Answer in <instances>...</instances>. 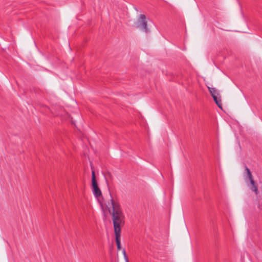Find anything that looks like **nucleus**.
<instances>
[{
    "instance_id": "1",
    "label": "nucleus",
    "mask_w": 262,
    "mask_h": 262,
    "mask_svg": "<svg viewBox=\"0 0 262 262\" xmlns=\"http://www.w3.org/2000/svg\"><path fill=\"white\" fill-rule=\"evenodd\" d=\"M110 196L112 211L110 212L112 218L114 232L121 233L120 226L124 223V216L120 204L114 201L111 194Z\"/></svg>"
},
{
    "instance_id": "2",
    "label": "nucleus",
    "mask_w": 262,
    "mask_h": 262,
    "mask_svg": "<svg viewBox=\"0 0 262 262\" xmlns=\"http://www.w3.org/2000/svg\"><path fill=\"white\" fill-rule=\"evenodd\" d=\"M245 180L246 183H247L248 181L250 182V183L247 185L248 186L252 191L254 192L255 194H257L258 193L257 185L253 179V176L250 169L246 166H245Z\"/></svg>"
},
{
    "instance_id": "3",
    "label": "nucleus",
    "mask_w": 262,
    "mask_h": 262,
    "mask_svg": "<svg viewBox=\"0 0 262 262\" xmlns=\"http://www.w3.org/2000/svg\"><path fill=\"white\" fill-rule=\"evenodd\" d=\"M136 27L146 33L149 32V30L147 27L146 17L144 14H140L139 15L136 23Z\"/></svg>"
},
{
    "instance_id": "4",
    "label": "nucleus",
    "mask_w": 262,
    "mask_h": 262,
    "mask_svg": "<svg viewBox=\"0 0 262 262\" xmlns=\"http://www.w3.org/2000/svg\"><path fill=\"white\" fill-rule=\"evenodd\" d=\"M92 189L93 193L95 197L98 198L102 196V192L98 187L97 182L92 183Z\"/></svg>"
},
{
    "instance_id": "5",
    "label": "nucleus",
    "mask_w": 262,
    "mask_h": 262,
    "mask_svg": "<svg viewBox=\"0 0 262 262\" xmlns=\"http://www.w3.org/2000/svg\"><path fill=\"white\" fill-rule=\"evenodd\" d=\"M115 239L117 244V248L118 250L121 249V241H120V235L121 233H115Z\"/></svg>"
},
{
    "instance_id": "6",
    "label": "nucleus",
    "mask_w": 262,
    "mask_h": 262,
    "mask_svg": "<svg viewBox=\"0 0 262 262\" xmlns=\"http://www.w3.org/2000/svg\"><path fill=\"white\" fill-rule=\"evenodd\" d=\"M212 97L214 102H215L216 105L218 106V107H219L220 108H222V104L221 102V97H220V95H216V96L213 95Z\"/></svg>"
},
{
    "instance_id": "7",
    "label": "nucleus",
    "mask_w": 262,
    "mask_h": 262,
    "mask_svg": "<svg viewBox=\"0 0 262 262\" xmlns=\"http://www.w3.org/2000/svg\"><path fill=\"white\" fill-rule=\"evenodd\" d=\"M208 89L211 95L212 96H216V95H219V94L217 91V90L214 88H210L209 86H208Z\"/></svg>"
},
{
    "instance_id": "8",
    "label": "nucleus",
    "mask_w": 262,
    "mask_h": 262,
    "mask_svg": "<svg viewBox=\"0 0 262 262\" xmlns=\"http://www.w3.org/2000/svg\"><path fill=\"white\" fill-rule=\"evenodd\" d=\"M96 176H95V173L94 171H92V183L93 182H97Z\"/></svg>"
},
{
    "instance_id": "9",
    "label": "nucleus",
    "mask_w": 262,
    "mask_h": 262,
    "mask_svg": "<svg viewBox=\"0 0 262 262\" xmlns=\"http://www.w3.org/2000/svg\"><path fill=\"white\" fill-rule=\"evenodd\" d=\"M122 253L123 254L124 257V259L125 260V261L126 262H128V259L127 256V255L126 254L125 250L124 249H123Z\"/></svg>"
},
{
    "instance_id": "10",
    "label": "nucleus",
    "mask_w": 262,
    "mask_h": 262,
    "mask_svg": "<svg viewBox=\"0 0 262 262\" xmlns=\"http://www.w3.org/2000/svg\"><path fill=\"white\" fill-rule=\"evenodd\" d=\"M122 253L123 254L124 257V259L125 260V261L126 262H128V259L127 256V255L126 254L125 250L124 249H123Z\"/></svg>"
}]
</instances>
